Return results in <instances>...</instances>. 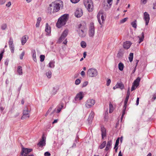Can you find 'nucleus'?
<instances>
[{"mask_svg":"<svg viewBox=\"0 0 156 156\" xmlns=\"http://www.w3.org/2000/svg\"><path fill=\"white\" fill-rule=\"evenodd\" d=\"M63 7V3L61 0L55 1L52 2L48 8V13L51 14L58 11Z\"/></svg>","mask_w":156,"mask_h":156,"instance_id":"f257e3e1","label":"nucleus"},{"mask_svg":"<svg viewBox=\"0 0 156 156\" xmlns=\"http://www.w3.org/2000/svg\"><path fill=\"white\" fill-rule=\"evenodd\" d=\"M76 31L79 36L84 37L86 35L85 30L87 29V23L85 21H82L78 23L76 26Z\"/></svg>","mask_w":156,"mask_h":156,"instance_id":"f03ea898","label":"nucleus"},{"mask_svg":"<svg viewBox=\"0 0 156 156\" xmlns=\"http://www.w3.org/2000/svg\"><path fill=\"white\" fill-rule=\"evenodd\" d=\"M84 4L89 12H92L93 11L94 5L92 0H84Z\"/></svg>","mask_w":156,"mask_h":156,"instance_id":"7ed1b4c3","label":"nucleus"},{"mask_svg":"<svg viewBox=\"0 0 156 156\" xmlns=\"http://www.w3.org/2000/svg\"><path fill=\"white\" fill-rule=\"evenodd\" d=\"M88 35L90 37L93 38L95 34V27L93 23H90L89 26Z\"/></svg>","mask_w":156,"mask_h":156,"instance_id":"20e7f679","label":"nucleus"},{"mask_svg":"<svg viewBox=\"0 0 156 156\" xmlns=\"http://www.w3.org/2000/svg\"><path fill=\"white\" fill-rule=\"evenodd\" d=\"M87 74L90 77L96 76L98 75V71L96 69L90 68L88 70Z\"/></svg>","mask_w":156,"mask_h":156,"instance_id":"39448f33","label":"nucleus"},{"mask_svg":"<svg viewBox=\"0 0 156 156\" xmlns=\"http://www.w3.org/2000/svg\"><path fill=\"white\" fill-rule=\"evenodd\" d=\"M30 111L28 109L27 107L26 106L24 108L23 110V115L21 118V119H24L27 118H29L30 116Z\"/></svg>","mask_w":156,"mask_h":156,"instance_id":"423d86ee","label":"nucleus"},{"mask_svg":"<svg viewBox=\"0 0 156 156\" xmlns=\"http://www.w3.org/2000/svg\"><path fill=\"white\" fill-rule=\"evenodd\" d=\"M68 29H66L63 31L58 39V42L59 43H61L65 39L68 35Z\"/></svg>","mask_w":156,"mask_h":156,"instance_id":"0eeeda50","label":"nucleus"},{"mask_svg":"<svg viewBox=\"0 0 156 156\" xmlns=\"http://www.w3.org/2000/svg\"><path fill=\"white\" fill-rule=\"evenodd\" d=\"M95 103V101L93 99H88L85 104L86 107L87 108H90L93 106Z\"/></svg>","mask_w":156,"mask_h":156,"instance_id":"6e6552de","label":"nucleus"},{"mask_svg":"<svg viewBox=\"0 0 156 156\" xmlns=\"http://www.w3.org/2000/svg\"><path fill=\"white\" fill-rule=\"evenodd\" d=\"M84 97V94L83 92L80 91L76 95L74 99L76 101H80Z\"/></svg>","mask_w":156,"mask_h":156,"instance_id":"1a4fd4ad","label":"nucleus"},{"mask_svg":"<svg viewBox=\"0 0 156 156\" xmlns=\"http://www.w3.org/2000/svg\"><path fill=\"white\" fill-rule=\"evenodd\" d=\"M129 98V97H126L124 101V105L123 106V109L122 111V115L121 117V120L122 119V118L125 114L126 110L127 107V104Z\"/></svg>","mask_w":156,"mask_h":156,"instance_id":"9d476101","label":"nucleus"},{"mask_svg":"<svg viewBox=\"0 0 156 156\" xmlns=\"http://www.w3.org/2000/svg\"><path fill=\"white\" fill-rule=\"evenodd\" d=\"M32 151V149L23 148L21 154L23 156H26L27 154L31 152Z\"/></svg>","mask_w":156,"mask_h":156,"instance_id":"9b49d317","label":"nucleus"},{"mask_svg":"<svg viewBox=\"0 0 156 156\" xmlns=\"http://www.w3.org/2000/svg\"><path fill=\"white\" fill-rule=\"evenodd\" d=\"M67 20H58L56 24V26L58 28H60L64 25L67 22Z\"/></svg>","mask_w":156,"mask_h":156,"instance_id":"f8f14e48","label":"nucleus"},{"mask_svg":"<svg viewBox=\"0 0 156 156\" xmlns=\"http://www.w3.org/2000/svg\"><path fill=\"white\" fill-rule=\"evenodd\" d=\"M83 13V11L81 9L78 8L76 9L75 13V15L76 17L79 18L82 16Z\"/></svg>","mask_w":156,"mask_h":156,"instance_id":"ddd939ff","label":"nucleus"},{"mask_svg":"<svg viewBox=\"0 0 156 156\" xmlns=\"http://www.w3.org/2000/svg\"><path fill=\"white\" fill-rule=\"evenodd\" d=\"M46 138H44L43 136H42V139L38 143L37 145L39 147H42L45 145Z\"/></svg>","mask_w":156,"mask_h":156,"instance_id":"4468645a","label":"nucleus"},{"mask_svg":"<svg viewBox=\"0 0 156 156\" xmlns=\"http://www.w3.org/2000/svg\"><path fill=\"white\" fill-rule=\"evenodd\" d=\"M101 132L102 139L103 140L106 136V130L104 127L102 126L101 128Z\"/></svg>","mask_w":156,"mask_h":156,"instance_id":"2eb2a0df","label":"nucleus"},{"mask_svg":"<svg viewBox=\"0 0 156 156\" xmlns=\"http://www.w3.org/2000/svg\"><path fill=\"white\" fill-rule=\"evenodd\" d=\"M98 20H100L101 18V20H105V15L103 13L102 11H100L98 13L97 16Z\"/></svg>","mask_w":156,"mask_h":156,"instance_id":"dca6fc26","label":"nucleus"},{"mask_svg":"<svg viewBox=\"0 0 156 156\" xmlns=\"http://www.w3.org/2000/svg\"><path fill=\"white\" fill-rule=\"evenodd\" d=\"M132 44L129 41H126L124 42L123 44V47L124 48L127 49H129Z\"/></svg>","mask_w":156,"mask_h":156,"instance_id":"f3484780","label":"nucleus"},{"mask_svg":"<svg viewBox=\"0 0 156 156\" xmlns=\"http://www.w3.org/2000/svg\"><path fill=\"white\" fill-rule=\"evenodd\" d=\"M94 116V113L93 112H91L90 113L87 119V121L89 123H91L92 122Z\"/></svg>","mask_w":156,"mask_h":156,"instance_id":"a211bd4d","label":"nucleus"},{"mask_svg":"<svg viewBox=\"0 0 156 156\" xmlns=\"http://www.w3.org/2000/svg\"><path fill=\"white\" fill-rule=\"evenodd\" d=\"M63 107L64 104L63 103H61L59 104L57 107L56 113H58L60 112Z\"/></svg>","mask_w":156,"mask_h":156,"instance_id":"6ab92c4d","label":"nucleus"},{"mask_svg":"<svg viewBox=\"0 0 156 156\" xmlns=\"http://www.w3.org/2000/svg\"><path fill=\"white\" fill-rule=\"evenodd\" d=\"M45 31L47 33V35H49V34L51 33V27H49V25L47 23L46 24Z\"/></svg>","mask_w":156,"mask_h":156,"instance_id":"aec40b11","label":"nucleus"},{"mask_svg":"<svg viewBox=\"0 0 156 156\" xmlns=\"http://www.w3.org/2000/svg\"><path fill=\"white\" fill-rule=\"evenodd\" d=\"M112 141L111 140H108V141L106 147L105 149V151H108L109 149L111 148L112 144Z\"/></svg>","mask_w":156,"mask_h":156,"instance_id":"412c9836","label":"nucleus"},{"mask_svg":"<svg viewBox=\"0 0 156 156\" xmlns=\"http://www.w3.org/2000/svg\"><path fill=\"white\" fill-rule=\"evenodd\" d=\"M140 80V78L138 77L133 82V84L135 85L136 88H137L139 85Z\"/></svg>","mask_w":156,"mask_h":156,"instance_id":"4be33fe9","label":"nucleus"},{"mask_svg":"<svg viewBox=\"0 0 156 156\" xmlns=\"http://www.w3.org/2000/svg\"><path fill=\"white\" fill-rule=\"evenodd\" d=\"M69 18V15L68 14H65L60 17L58 20H68Z\"/></svg>","mask_w":156,"mask_h":156,"instance_id":"5701e85b","label":"nucleus"},{"mask_svg":"<svg viewBox=\"0 0 156 156\" xmlns=\"http://www.w3.org/2000/svg\"><path fill=\"white\" fill-rule=\"evenodd\" d=\"M59 89L58 87V86H56L53 88V89L52 91V93L53 95H55L57 92L58 90Z\"/></svg>","mask_w":156,"mask_h":156,"instance_id":"b1692460","label":"nucleus"},{"mask_svg":"<svg viewBox=\"0 0 156 156\" xmlns=\"http://www.w3.org/2000/svg\"><path fill=\"white\" fill-rule=\"evenodd\" d=\"M28 39V37H27V36L25 35L23 36L21 39L22 44V45H24Z\"/></svg>","mask_w":156,"mask_h":156,"instance_id":"393cba45","label":"nucleus"},{"mask_svg":"<svg viewBox=\"0 0 156 156\" xmlns=\"http://www.w3.org/2000/svg\"><path fill=\"white\" fill-rule=\"evenodd\" d=\"M117 88H119L121 90L124 88V86L123 84L122 83H117L116 84Z\"/></svg>","mask_w":156,"mask_h":156,"instance_id":"a878e982","label":"nucleus"},{"mask_svg":"<svg viewBox=\"0 0 156 156\" xmlns=\"http://www.w3.org/2000/svg\"><path fill=\"white\" fill-rule=\"evenodd\" d=\"M17 72L19 75H21L23 74L22 67L21 66H19L17 68Z\"/></svg>","mask_w":156,"mask_h":156,"instance_id":"bb28decb","label":"nucleus"},{"mask_svg":"<svg viewBox=\"0 0 156 156\" xmlns=\"http://www.w3.org/2000/svg\"><path fill=\"white\" fill-rule=\"evenodd\" d=\"M106 145V142L104 141L98 147V149H102L104 148Z\"/></svg>","mask_w":156,"mask_h":156,"instance_id":"cd10ccee","label":"nucleus"},{"mask_svg":"<svg viewBox=\"0 0 156 156\" xmlns=\"http://www.w3.org/2000/svg\"><path fill=\"white\" fill-rule=\"evenodd\" d=\"M55 62L54 61H51L48 63V67L51 68H54L55 67Z\"/></svg>","mask_w":156,"mask_h":156,"instance_id":"c85d7f7f","label":"nucleus"},{"mask_svg":"<svg viewBox=\"0 0 156 156\" xmlns=\"http://www.w3.org/2000/svg\"><path fill=\"white\" fill-rule=\"evenodd\" d=\"M32 57L34 61L35 62H37V58H36V51L35 50H33L32 51Z\"/></svg>","mask_w":156,"mask_h":156,"instance_id":"c756f323","label":"nucleus"},{"mask_svg":"<svg viewBox=\"0 0 156 156\" xmlns=\"http://www.w3.org/2000/svg\"><path fill=\"white\" fill-rule=\"evenodd\" d=\"M138 37L139 38V43L140 44L142 42L144 39V32H142L141 33V37L138 36Z\"/></svg>","mask_w":156,"mask_h":156,"instance_id":"7c9ffc66","label":"nucleus"},{"mask_svg":"<svg viewBox=\"0 0 156 156\" xmlns=\"http://www.w3.org/2000/svg\"><path fill=\"white\" fill-rule=\"evenodd\" d=\"M124 65L122 62H120L118 64L119 69L120 71H122L124 68Z\"/></svg>","mask_w":156,"mask_h":156,"instance_id":"2f4dec72","label":"nucleus"},{"mask_svg":"<svg viewBox=\"0 0 156 156\" xmlns=\"http://www.w3.org/2000/svg\"><path fill=\"white\" fill-rule=\"evenodd\" d=\"M114 107L112 104L111 103L109 104V112L112 113L113 112L114 110Z\"/></svg>","mask_w":156,"mask_h":156,"instance_id":"473e14b6","label":"nucleus"},{"mask_svg":"<svg viewBox=\"0 0 156 156\" xmlns=\"http://www.w3.org/2000/svg\"><path fill=\"white\" fill-rule=\"evenodd\" d=\"M144 20H150L149 15L146 12L144 13Z\"/></svg>","mask_w":156,"mask_h":156,"instance_id":"72a5a7b5","label":"nucleus"},{"mask_svg":"<svg viewBox=\"0 0 156 156\" xmlns=\"http://www.w3.org/2000/svg\"><path fill=\"white\" fill-rule=\"evenodd\" d=\"M46 75L48 78L50 79L52 76V73L51 71H48L46 73Z\"/></svg>","mask_w":156,"mask_h":156,"instance_id":"f704fd0d","label":"nucleus"},{"mask_svg":"<svg viewBox=\"0 0 156 156\" xmlns=\"http://www.w3.org/2000/svg\"><path fill=\"white\" fill-rule=\"evenodd\" d=\"M131 25H132L133 27L135 29H136L137 27L136 20H135L134 21L132 22L131 23Z\"/></svg>","mask_w":156,"mask_h":156,"instance_id":"c9c22d12","label":"nucleus"},{"mask_svg":"<svg viewBox=\"0 0 156 156\" xmlns=\"http://www.w3.org/2000/svg\"><path fill=\"white\" fill-rule=\"evenodd\" d=\"M10 49L11 50V52L13 53L14 52V46L13 44L9 45Z\"/></svg>","mask_w":156,"mask_h":156,"instance_id":"e433bc0d","label":"nucleus"},{"mask_svg":"<svg viewBox=\"0 0 156 156\" xmlns=\"http://www.w3.org/2000/svg\"><path fill=\"white\" fill-rule=\"evenodd\" d=\"M133 53H130L129 54V59L130 62L132 61L133 58Z\"/></svg>","mask_w":156,"mask_h":156,"instance_id":"4c0bfd02","label":"nucleus"},{"mask_svg":"<svg viewBox=\"0 0 156 156\" xmlns=\"http://www.w3.org/2000/svg\"><path fill=\"white\" fill-rule=\"evenodd\" d=\"M80 45L81 47L83 48H86L87 45L86 43L84 41H82L80 43Z\"/></svg>","mask_w":156,"mask_h":156,"instance_id":"58836bf2","label":"nucleus"},{"mask_svg":"<svg viewBox=\"0 0 156 156\" xmlns=\"http://www.w3.org/2000/svg\"><path fill=\"white\" fill-rule=\"evenodd\" d=\"M13 41L12 38V37H10L8 41L9 46L13 44Z\"/></svg>","mask_w":156,"mask_h":156,"instance_id":"ea45409f","label":"nucleus"},{"mask_svg":"<svg viewBox=\"0 0 156 156\" xmlns=\"http://www.w3.org/2000/svg\"><path fill=\"white\" fill-rule=\"evenodd\" d=\"M106 1L108 4V7L109 8L110 7L112 3L113 0H106Z\"/></svg>","mask_w":156,"mask_h":156,"instance_id":"a19ab883","label":"nucleus"},{"mask_svg":"<svg viewBox=\"0 0 156 156\" xmlns=\"http://www.w3.org/2000/svg\"><path fill=\"white\" fill-rule=\"evenodd\" d=\"M98 21L101 25V27H102L105 23V20H98Z\"/></svg>","mask_w":156,"mask_h":156,"instance_id":"79ce46f5","label":"nucleus"},{"mask_svg":"<svg viewBox=\"0 0 156 156\" xmlns=\"http://www.w3.org/2000/svg\"><path fill=\"white\" fill-rule=\"evenodd\" d=\"M119 142V138H118L116 141V142L115 145L114 149H115L116 147H117Z\"/></svg>","mask_w":156,"mask_h":156,"instance_id":"37998d69","label":"nucleus"},{"mask_svg":"<svg viewBox=\"0 0 156 156\" xmlns=\"http://www.w3.org/2000/svg\"><path fill=\"white\" fill-rule=\"evenodd\" d=\"M40 58V61L42 62L44 61L45 58V56L44 55H41Z\"/></svg>","mask_w":156,"mask_h":156,"instance_id":"c03bdc74","label":"nucleus"},{"mask_svg":"<svg viewBox=\"0 0 156 156\" xmlns=\"http://www.w3.org/2000/svg\"><path fill=\"white\" fill-rule=\"evenodd\" d=\"M25 53L24 51H23V52L21 53L20 55V59L22 60L23 59V57L24 56Z\"/></svg>","mask_w":156,"mask_h":156,"instance_id":"a18cd8bd","label":"nucleus"},{"mask_svg":"<svg viewBox=\"0 0 156 156\" xmlns=\"http://www.w3.org/2000/svg\"><path fill=\"white\" fill-rule=\"evenodd\" d=\"M7 27V25L6 24H2L1 26V29L3 30H5Z\"/></svg>","mask_w":156,"mask_h":156,"instance_id":"49530a36","label":"nucleus"},{"mask_svg":"<svg viewBox=\"0 0 156 156\" xmlns=\"http://www.w3.org/2000/svg\"><path fill=\"white\" fill-rule=\"evenodd\" d=\"M80 83V80L79 79H76L75 81V84L76 85L79 84Z\"/></svg>","mask_w":156,"mask_h":156,"instance_id":"de8ad7c7","label":"nucleus"},{"mask_svg":"<svg viewBox=\"0 0 156 156\" xmlns=\"http://www.w3.org/2000/svg\"><path fill=\"white\" fill-rule=\"evenodd\" d=\"M130 95V88L128 87V90L127 92L126 97H129Z\"/></svg>","mask_w":156,"mask_h":156,"instance_id":"09e8293b","label":"nucleus"},{"mask_svg":"<svg viewBox=\"0 0 156 156\" xmlns=\"http://www.w3.org/2000/svg\"><path fill=\"white\" fill-rule=\"evenodd\" d=\"M88 82L87 81H85L82 84V87H84L86 86L88 84Z\"/></svg>","mask_w":156,"mask_h":156,"instance_id":"8fccbe9b","label":"nucleus"},{"mask_svg":"<svg viewBox=\"0 0 156 156\" xmlns=\"http://www.w3.org/2000/svg\"><path fill=\"white\" fill-rule=\"evenodd\" d=\"M41 20H37V23L36 25V27H39L40 25V24L41 22Z\"/></svg>","mask_w":156,"mask_h":156,"instance_id":"3c124183","label":"nucleus"},{"mask_svg":"<svg viewBox=\"0 0 156 156\" xmlns=\"http://www.w3.org/2000/svg\"><path fill=\"white\" fill-rule=\"evenodd\" d=\"M156 99V93L154 94L153 95V97L152 98V101H154Z\"/></svg>","mask_w":156,"mask_h":156,"instance_id":"603ef678","label":"nucleus"},{"mask_svg":"<svg viewBox=\"0 0 156 156\" xmlns=\"http://www.w3.org/2000/svg\"><path fill=\"white\" fill-rule=\"evenodd\" d=\"M111 83V80L110 79H108L106 83V85L107 86H109Z\"/></svg>","mask_w":156,"mask_h":156,"instance_id":"864d4df0","label":"nucleus"},{"mask_svg":"<svg viewBox=\"0 0 156 156\" xmlns=\"http://www.w3.org/2000/svg\"><path fill=\"white\" fill-rule=\"evenodd\" d=\"M147 0H141L140 1L141 3L143 4H145L147 3Z\"/></svg>","mask_w":156,"mask_h":156,"instance_id":"5fc2aeb1","label":"nucleus"},{"mask_svg":"<svg viewBox=\"0 0 156 156\" xmlns=\"http://www.w3.org/2000/svg\"><path fill=\"white\" fill-rule=\"evenodd\" d=\"M80 0H70V1L73 3H76L79 2Z\"/></svg>","mask_w":156,"mask_h":156,"instance_id":"6e6d98bb","label":"nucleus"},{"mask_svg":"<svg viewBox=\"0 0 156 156\" xmlns=\"http://www.w3.org/2000/svg\"><path fill=\"white\" fill-rule=\"evenodd\" d=\"M136 87L135 85L133 84L131 87V91H133L134 90L136 89Z\"/></svg>","mask_w":156,"mask_h":156,"instance_id":"4d7b16f0","label":"nucleus"},{"mask_svg":"<svg viewBox=\"0 0 156 156\" xmlns=\"http://www.w3.org/2000/svg\"><path fill=\"white\" fill-rule=\"evenodd\" d=\"M136 65L135 66V68H134V69L133 70V73H134L135 72V71H136V66H137V65L138 63V62L139 61L138 60H136Z\"/></svg>","mask_w":156,"mask_h":156,"instance_id":"13d9d810","label":"nucleus"},{"mask_svg":"<svg viewBox=\"0 0 156 156\" xmlns=\"http://www.w3.org/2000/svg\"><path fill=\"white\" fill-rule=\"evenodd\" d=\"M44 155L45 156H50L51 154L49 152L47 151L44 153Z\"/></svg>","mask_w":156,"mask_h":156,"instance_id":"bf43d9fd","label":"nucleus"},{"mask_svg":"<svg viewBox=\"0 0 156 156\" xmlns=\"http://www.w3.org/2000/svg\"><path fill=\"white\" fill-rule=\"evenodd\" d=\"M9 62V60L8 59H6L5 60V65L6 66H7Z\"/></svg>","mask_w":156,"mask_h":156,"instance_id":"052dcab7","label":"nucleus"},{"mask_svg":"<svg viewBox=\"0 0 156 156\" xmlns=\"http://www.w3.org/2000/svg\"><path fill=\"white\" fill-rule=\"evenodd\" d=\"M5 0H0V4H3L5 2Z\"/></svg>","mask_w":156,"mask_h":156,"instance_id":"680f3d73","label":"nucleus"},{"mask_svg":"<svg viewBox=\"0 0 156 156\" xmlns=\"http://www.w3.org/2000/svg\"><path fill=\"white\" fill-rule=\"evenodd\" d=\"M139 98L138 97L137 98V99L136 101V105H138L139 104Z\"/></svg>","mask_w":156,"mask_h":156,"instance_id":"e2e57ef3","label":"nucleus"},{"mask_svg":"<svg viewBox=\"0 0 156 156\" xmlns=\"http://www.w3.org/2000/svg\"><path fill=\"white\" fill-rule=\"evenodd\" d=\"M11 5V2H9L6 5V6L7 7H9Z\"/></svg>","mask_w":156,"mask_h":156,"instance_id":"0e129e2a","label":"nucleus"},{"mask_svg":"<svg viewBox=\"0 0 156 156\" xmlns=\"http://www.w3.org/2000/svg\"><path fill=\"white\" fill-rule=\"evenodd\" d=\"M52 108V107H50L48 109V111H47V112H48V113H49L51 111Z\"/></svg>","mask_w":156,"mask_h":156,"instance_id":"69168bd1","label":"nucleus"},{"mask_svg":"<svg viewBox=\"0 0 156 156\" xmlns=\"http://www.w3.org/2000/svg\"><path fill=\"white\" fill-rule=\"evenodd\" d=\"M153 9H156V2L154 3L153 4Z\"/></svg>","mask_w":156,"mask_h":156,"instance_id":"338daca9","label":"nucleus"},{"mask_svg":"<svg viewBox=\"0 0 156 156\" xmlns=\"http://www.w3.org/2000/svg\"><path fill=\"white\" fill-rule=\"evenodd\" d=\"M81 74L82 76H84L85 74V72L83 71H82L81 72Z\"/></svg>","mask_w":156,"mask_h":156,"instance_id":"774afa93","label":"nucleus"}]
</instances>
